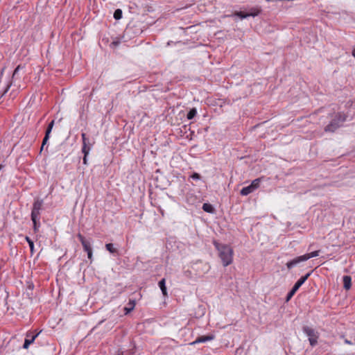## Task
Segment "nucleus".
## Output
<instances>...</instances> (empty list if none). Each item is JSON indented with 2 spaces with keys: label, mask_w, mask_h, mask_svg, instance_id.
Returning <instances> with one entry per match:
<instances>
[{
  "label": "nucleus",
  "mask_w": 355,
  "mask_h": 355,
  "mask_svg": "<svg viewBox=\"0 0 355 355\" xmlns=\"http://www.w3.org/2000/svg\"><path fill=\"white\" fill-rule=\"evenodd\" d=\"M121 40L119 38L116 37L110 44V47L115 48L119 45Z\"/></svg>",
  "instance_id": "bb28decb"
},
{
  "label": "nucleus",
  "mask_w": 355,
  "mask_h": 355,
  "mask_svg": "<svg viewBox=\"0 0 355 355\" xmlns=\"http://www.w3.org/2000/svg\"><path fill=\"white\" fill-rule=\"evenodd\" d=\"M43 203L44 200L42 199H35L31 209V218H40V211L42 209Z\"/></svg>",
  "instance_id": "6e6552de"
},
{
  "label": "nucleus",
  "mask_w": 355,
  "mask_h": 355,
  "mask_svg": "<svg viewBox=\"0 0 355 355\" xmlns=\"http://www.w3.org/2000/svg\"><path fill=\"white\" fill-rule=\"evenodd\" d=\"M190 178H192L194 180H199L201 179V175L196 172H193L191 175Z\"/></svg>",
  "instance_id": "cd10ccee"
},
{
  "label": "nucleus",
  "mask_w": 355,
  "mask_h": 355,
  "mask_svg": "<svg viewBox=\"0 0 355 355\" xmlns=\"http://www.w3.org/2000/svg\"><path fill=\"white\" fill-rule=\"evenodd\" d=\"M142 32L143 29L141 27V24H129L125 29L124 34L131 38L139 35Z\"/></svg>",
  "instance_id": "423d86ee"
},
{
  "label": "nucleus",
  "mask_w": 355,
  "mask_h": 355,
  "mask_svg": "<svg viewBox=\"0 0 355 355\" xmlns=\"http://www.w3.org/2000/svg\"><path fill=\"white\" fill-rule=\"evenodd\" d=\"M106 250H107L110 254L114 256H119V251L118 247H115V245L112 243H106L105 245Z\"/></svg>",
  "instance_id": "ddd939ff"
},
{
  "label": "nucleus",
  "mask_w": 355,
  "mask_h": 355,
  "mask_svg": "<svg viewBox=\"0 0 355 355\" xmlns=\"http://www.w3.org/2000/svg\"><path fill=\"white\" fill-rule=\"evenodd\" d=\"M346 119L347 116L344 113H336L329 123L325 126L324 131L334 132L338 128L343 125V123Z\"/></svg>",
  "instance_id": "f03ea898"
},
{
  "label": "nucleus",
  "mask_w": 355,
  "mask_h": 355,
  "mask_svg": "<svg viewBox=\"0 0 355 355\" xmlns=\"http://www.w3.org/2000/svg\"><path fill=\"white\" fill-rule=\"evenodd\" d=\"M262 12V9L259 6L252 7L250 8L249 11L247 12L248 17H257Z\"/></svg>",
  "instance_id": "dca6fc26"
},
{
  "label": "nucleus",
  "mask_w": 355,
  "mask_h": 355,
  "mask_svg": "<svg viewBox=\"0 0 355 355\" xmlns=\"http://www.w3.org/2000/svg\"><path fill=\"white\" fill-rule=\"evenodd\" d=\"M4 167V165L0 164V171Z\"/></svg>",
  "instance_id": "f704fd0d"
},
{
  "label": "nucleus",
  "mask_w": 355,
  "mask_h": 355,
  "mask_svg": "<svg viewBox=\"0 0 355 355\" xmlns=\"http://www.w3.org/2000/svg\"><path fill=\"white\" fill-rule=\"evenodd\" d=\"M40 218H31L33 224V230L35 232H37L39 231V227H40Z\"/></svg>",
  "instance_id": "aec40b11"
},
{
  "label": "nucleus",
  "mask_w": 355,
  "mask_h": 355,
  "mask_svg": "<svg viewBox=\"0 0 355 355\" xmlns=\"http://www.w3.org/2000/svg\"><path fill=\"white\" fill-rule=\"evenodd\" d=\"M40 332L41 331L37 333H33L31 331H28L26 334L23 348L27 349L29 346L34 343L35 340L37 338Z\"/></svg>",
  "instance_id": "9d476101"
},
{
  "label": "nucleus",
  "mask_w": 355,
  "mask_h": 355,
  "mask_svg": "<svg viewBox=\"0 0 355 355\" xmlns=\"http://www.w3.org/2000/svg\"><path fill=\"white\" fill-rule=\"evenodd\" d=\"M319 253H320V250H315V251L311 252L310 253H306L304 255V257L306 258V261H307L308 259H309L311 258H313V257L319 256Z\"/></svg>",
  "instance_id": "5701e85b"
},
{
  "label": "nucleus",
  "mask_w": 355,
  "mask_h": 355,
  "mask_svg": "<svg viewBox=\"0 0 355 355\" xmlns=\"http://www.w3.org/2000/svg\"><path fill=\"white\" fill-rule=\"evenodd\" d=\"M302 331L309 337V341L311 347H315L318 344L319 333L314 329L304 325L302 327Z\"/></svg>",
  "instance_id": "39448f33"
},
{
  "label": "nucleus",
  "mask_w": 355,
  "mask_h": 355,
  "mask_svg": "<svg viewBox=\"0 0 355 355\" xmlns=\"http://www.w3.org/2000/svg\"><path fill=\"white\" fill-rule=\"evenodd\" d=\"M202 209L204 211L209 213V214H215L216 213L215 208L214 207V206L211 204H210L209 202L204 203L202 205Z\"/></svg>",
  "instance_id": "a211bd4d"
},
{
  "label": "nucleus",
  "mask_w": 355,
  "mask_h": 355,
  "mask_svg": "<svg viewBox=\"0 0 355 355\" xmlns=\"http://www.w3.org/2000/svg\"><path fill=\"white\" fill-rule=\"evenodd\" d=\"M25 240L26 241V242L28 243V244L29 245L31 254H33L34 253V242H33V241L28 236H26Z\"/></svg>",
  "instance_id": "4be33fe9"
},
{
  "label": "nucleus",
  "mask_w": 355,
  "mask_h": 355,
  "mask_svg": "<svg viewBox=\"0 0 355 355\" xmlns=\"http://www.w3.org/2000/svg\"><path fill=\"white\" fill-rule=\"evenodd\" d=\"M261 182V178H257L252 180L250 185L244 187L241 189V190L240 191V194L241 196L249 195L250 193H252L254 190L259 187Z\"/></svg>",
  "instance_id": "0eeeda50"
},
{
  "label": "nucleus",
  "mask_w": 355,
  "mask_h": 355,
  "mask_svg": "<svg viewBox=\"0 0 355 355\" xmlns=\"http://www.w3.org/2000/svg\"><path fill=\"white\" fill-rule=\"evenodd\" d=\"M343 288L349 290L352 287V277L349 275H344L343 277Z\"/></svg>",
  "instance_id": "f3484780"
},
{
  "label": "nucleus",
  "mask_w": 355,
  "mask_h": 355,
  "mask_svg": "<svg viewBox=\"0 0 355 355\" xmlns=\"http://www.w3.org/2000/svg\"><path fill=\"white\" fill-rule=\"evenodd\" d=\"M158 286L160 288L162 293L164 297H168V292H167V288L166 286V279L162 278L160 279L158 282Z\"/></svg>",
  "instance_id": "4468645a"
},
{
  "label": "nucleus",
  "mask_w": 355,
  "mask_h": 355,
  "mask_svg": "<svg viewBox=\"0 0 355 355\" xmlns=\"http://www.w3.org/2000/svg\"><path fill=\"white\" fill-rule=\"evenodd\" d=\"M43 149H44V147H42V146H41V148H40V153H42V151L43 150Z\"/></svg>",
  "instance_id": "72a5a7b5"
},
{
  "label": "nucleus",
  "mask_w": 355,
  "mask_h": 355,
  "mask_svg": "<svg viewBox=\"0 0 355 355\" xmlns=\"http://www.w3.org/2000/svg\"><path fill=\"white\" fill-rule=\"evenodd\" d=\"M113 17L114 18L116 19V20H119L122 18L123 17V11L120 8H117L114 10V15H113Z\"/></svg>",
  "instance_id": "412c9836"
},
{
  "label": "nucleus",
  "mask_w": 355,
  "mask_h": 355,
  "mask_svg": "<svg viewBox=\"0 0 355 355\" xmlns=\"http://www.w3.org/2000/svg\"><path fill=\"white\" fill-rule=\"evenodd\" d=\"M136 304L135 300L129 299V302L128 303V306H125L123 308V311L125 315L129 314L135 308Z\"/></svg>",
  "instance_id": "2eb2a0df"
},
{
  "label": "nucleus",
  "mask_w": 355,
  "mask_h": 355,
  "mask_svg": "<svg viewBox=\"0 0 355 355\" xmlns=\"http://www.w3.org/2000/svg\"><path fill=\"white\" fill-rule=\"evenodd\" d=\"M22 68H23V67L21 64H19L18 66H17V67L13 71L12 79H13L17 75L19 71Z\"/></svg>",
  "instance_id": "c85d7f7f"
},
{
  "label": "nucleus",
  "mask_w": 355,
  "mask_h": 355,
  "mask_svg": "<svg viewBox=\"0 0 355 355\" xmlns=\"http://www.w3.org/2000/svg\"><path fill=\"white\" fill-rule=\"evenodd\" d=\"M50 137H51V135L45 134L44 137L43 138V140H42V147H44L45 145H46Z\"/></svg>",
  "instance_id": "c756f323"
},
{
  "label": "nucleus",
  "mask_w": 355,
  "mask_h": 355,
  "mask_svg": "<svg viewBox=\"0 0 355 355\" xmlns=\"http://www.w3.org/2000/svg\"><path fill=\"white\" fill-rule=\"evenodd\" d=\"M81 137L83 142L81 152L83 154L89 155L94 142L92 141L84 132H82Z\"/></svg>",
  "instance_id": "1a4fd4ad"
},
{
  "label": "nucleus",
  "mask_w": 355,
  "mask_h": 355,
  "mask_svg": "<svg viewBox=\"0 0 355 355\" xmlns=\"http://www.w3.org/2000/svg\"><path fill=\"white\" fill-rule=\"evenodd\" d=\"M215 338L214 335L213 334H207L204 336H198L195 341H193L191 345H194L196 343H206L207 341H211L214 340Z\"/></svg>",
  "instance_id": "f8f14e48"
},
{
  "label": "nucleus",
  "mask_w": 355,
  "mask_h": 355,
  "mask_svg": "<svg viewBox=\"0 0 355 355\" xmlns=\"http://www.w3.org/2000/svg\"><path fill=\"white\" fill-rule=\"evenodd\" d=\"M11 85H12V80H10V82L8 83L6 88L3 89V91L2 92V93L0 96V98H1L8 92Z\"/></svg>",
  "instance_id": "a878e982"
},
{
  "label": "nucleus",
  "mask_w": 355,
  "mask_h": 355,
  "mask_svg": "<svg viewBox=\"0 0 355 355\" xmlns=\"http://www.w3.org/2000/svg\"><path fill=\"white\" fill-rule=\"evenodd\" d=\"M234 15L238 17L241 19H244L248 17V13L243 11H236L234 13Z\"/></svg>",
  "instance_id": "b1692460"
},
{
  "label": "nucleus",
  "mask_w": 355,
  "mask_h": 355,
  "mask_svg": "<svg viewBox=\"0 0 355 355\" xmlns=\"http://www.w3.org/2000/svg\"><path fill=\"white\" fill-rule=\"evenodd\" d=\"M213 243L218 252V256L222 261L223 265L224 266L230 265L233 260L232 248L227 244L220 243L216 241H214Z\"/></svg>",
  "instance_id": "f257e3e1"
},
{
  "label": "nucleus",
  "mask_w": 355,
  "mask_h": 355,
  "mask_svg": "<svg viewBox=\"0 0 355 355\" xmlns=\"http://www.w3.org/2000/svg\"><path fill=\"white\" fill-rule=\"evenodd\" d=\"M312 271L306 273V275L302 276L293 285L292 288L286 294L285 300L286 302H289L293 296L295 294V293L298 291V289L302 286V285L310 277Z\"/></svg>",
  "instance_id": "7ed1b4c3"
},
{
  "label": "nucleus",
  "mask_w": 355,
  "mask_h": 355,
  "mask_svg": "<svg viewBox=\"0 0 355 355\" xmlns=\"http://www.w3.org/2000/svg\"><path fill=\"white\" fill-rule=\"evenodd\" d=\"M89 155H85V154H83V164L84 165H86L87 166L88 165V159H87V157H88Z\"/></svg>",
  "instance_id": "7c9ffc66"
},
{
  "label": "nucleus",
  "mask_w": 355,
  "mask_h": 355,
  "mask_svg": "<svg viewBox=\"0 0 355 355\" xmlns=\"http://www.w3.org/2000/svg\"><path fill=\"white\" fill-rule=\"evenodd\" d=\"M345 343V344H347V345H354L355 344L354 343H352L351 340L345 338V340H344Z\"/></svg>",
  "instance_id": "2f4dec72"
},
{
  "label": "nucleus",
  "mask_w": 355,
  "mask_h": 355,
  "mask_svg": "<svg viewBox=\"0 0 355 355\" xmlns=\"http://www.w3.org/2000/svg\"><path fill=\"white\" fill-rule=\"evenodd\" d=\"M197 109L196 107L191 108L187 114V119L188 120L193 119L197 115Z\"/></svg>",
  "instance_id": "6ab92c4d"
},
{
  "label": "nucleus",
  "mask_w": 355,
  "mask_h": 355,
  "mask_svg": "<svg viewBox=\"0 0 355 355\" xmlns=\"http://www.w3.org/2000/svg\"><path fill=\"white\" fill-rule=\"evenodd\" d=\"M77 237L81 243L83 250L87 254V258L90 260V262H92L93 259V250L92 247V239H85V237L82 235L80 233L77 234Z\"/></svg>",
  "instance_id": "20e7f679"
},
{
  "label": "nucleus",
  "mask_w": 355,
  "mask_h": 355,
  "mask_svg": "<svg viewBox=\"0 0 355 355\" xmlns=\"http://www.w3.org/2000/svg\"><path fill=\"white\" fill-rule=\"evenodd\" d=\"M55 124V120H52L47 125V128L45 131V134L51 135V132Z\"/></svg>",
  "instance_id": "393cba45"
},
{
  "label": "nucleus",
  "mask_w": 355,
  "mask_h": 355,
  "mask_svg": "<svg viewBox=\"0 0 355 355\" xmlns=\"http://www.w3.org/2000/svg\"><path fill=\"white\" fill-rule=\"evenodd\" d=\"M352 55L355 58V48L353 49L352 52Z\"/></svg>",
  "instance_id": "473e14b6"
},
{
  "label": "nucleus",
  "mask_w": 355,
  "mask_h": 355,
  "mask_svg": "<svg viewBox=\"0 0 355 355\" xmlns=\"http://www.w3.org/2000/svg\"><path fill=\"white\" fill-rule=\"evenodd\" d=\"M302 261H306V258L304 257V254L297 257L294 258L293 259L288 261L286 265L287 268L288 270H291L293 267L296 266L298 263H300Z\"/></svg>",
  "instance_id": "9b49d317"
}]
</instances>
